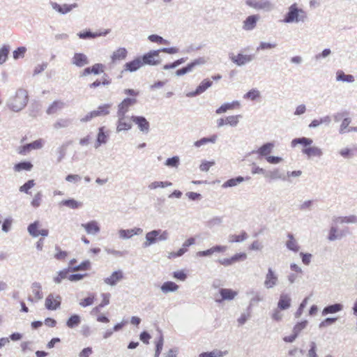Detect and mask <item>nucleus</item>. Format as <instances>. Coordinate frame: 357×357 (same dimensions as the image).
Listing matches in <instances>:
<instances>
[{"mask_svg":"<svg viewBox=\"0 0 357 357\" xmlns=\"http://www.w3.org/2000/svg\"><path fill=\"white\" fill-rule=\"evenodd\" d=\"M60 204L67 206L72 209H76L82 206V203L77 202L74 199H65L61 202Z\"/></svg>","mask_w":357,"mask_h":357,"instance_id":"obj_32","label":"nucleus"},{"mask_svg":"<svg viewBox=\"0 0 357 357\" xmlns=\"http://www.w3.org/2000/svg\"><path fill=\"white\" fill-rule=\"evenodd\" d=\"M173 277L180 281H184L187 278V273L183 270L177 271L173 273Z\"/></svg>","mask_w":357,"mask_h":357,"instance_id":"obj_56","label":"nucleus"},{"mask_svg":"<svg viewBox=\"0 0 357 357\" xmlns=\"http://www.w3.org/2000/svg\"><path fill=\"white\" fill-rule=\"evenodd\" d=\"M307 19V13L301 8L296 3H293L289 7L288 12L286 13L283 22L285 23L303 22Z\"/></svg>","mask_w":357,"mask_h":357,"instance_id":"obj_2","label":"nucleus"},{"mask_svg":"<svg viewBox=\"0 0 357 357\" xmlns=\"http://www.w3.org/2000/svg\"><path fill=\"white\" fill-rule=\"evenodd\" d=\"M248 238V234L245 231H242L240 234H232L229 236V243H238L245 241Z\"/></svg>","mask_w":357,"mask_h":357,"instance_id":"obj_40","label":"nucleus"},{"mask_svg":"<svg viewBox=\"0 0 357 357\" xmlns=\"http://www.w3.org/2000/svg\"><path fill=\"white\" fill-rule=\"evenodd\" d=\"M42 287L39 282H35L31 284V291L34 295V298L36 301L41 300L43 298V294L41 291Z\"/></svg>","mask_w":357,"mask_h":357,"instance_id":"obj_29","label":"nucleus"},{"mask_svg":"<svg viewBox=\"0 0 357 357\" xmlns=\"http://www.w3.org/2000/svg\"><path fill=\"white\" fill-rule=\"evenodd\" d=\"M219 292L221 298L215 300L218 303H221L225 300H233L238 295V291L231 289L222 288L220 289Z\"/></svg>","mask_w":357,"mask_h":357,"instance_id":"obj_11","label":"nucleus"},{"mask_svg":"<svg viewBox=\"0 0 357 357\" xmlns=\"http://www.w3.org/2000/svg\"><path fill=\"white\" fill-rule=\"evenodd\" d=\"M218 136L216 135H213L209 137H203L199 140H197L195 142V146L197 147H200L207 143H215L217 140Z\"/></svg>","mask_w":357,"mask_h":357,"instance_id":"obj_34","label":"nucleus"},{"mask_svg":"<svg viewBox=\"0 0 357 357\" xmlns=\"http://www.w3.org/2000/svg\"><path fill=\"white\" fill-rule=\"evenodd\" d=\"M351 123V119L350 118H345L343 119L340 128V133H345L347 132V129L349 128V126Z\"/></svg>","mask_w":357,"mask_h":357,"instance_id":"obj_58","label":"nucleus"},{"mask_svg":"<svg viewBox=\"0 0 357 357\" xmlns=\"http://www.w3.org/2000/svg\"><path fill=\"white\" fill-rule=\"evenodd\" d=\"M241 115H232L226 117L227 124L231 126H236L238 122Z\"/></svg>","mask_w":357,"mask_h":357,"instance_id":"obj_53","label":"nucleus"},{"mask_svg":"<svg viewBox=\"0 0 357 357\" xmlns=\"http://www.w3.org/2000/svg\"><path fill=\"white\" fill-rule=\"evenodd\" d=\"M307 324V321H303L300 323H298L294 326L293 332L298 335L299 333L306 327Z\"/></svg>","mask_w":357,"mask_h":357,"instance_id":"obj_62","label":"nucleus"},{"mask_svg":"<svg viewBox=\"0 0 357 357\" xmlns=\"http://www.w3.org/2000/svg\"><path fill=\"white\" fill-rule=\"evenodd\" d=\"M337 80L342 81L346 82H353L354 81V77L351 75H346L342 70H338L336 73Z\"/></svg>","mask_w":357,"mask_h":357,"instance_id":"obj_42","label":"nucleus"},{"mask_svg":"<svg viewBox=\"0 0 357 357\" xmlns=\"http://www.w3.org/2000/svg\"><path fill=\"white\" fill-rule=\"evenodd\" d=\"M225 353L218 351H212V352H204L199 355V357H221Z\"/></svg>","mask_w":357,"mask_h":357,"instance_id":"obj_60","label":"nucleus"},{"mask_svg":"<svg viewBox=\"0 0 357 357\" xmlns=\"http://www.w3.org/2000/svg\"><path fill=\"white\" fill-rule=\"evenodd\" d=\"M26 48L25 47H20L13 51V59L17 60L20 58H23L26 53Z\"/></svg>","mask_w":357,"mask_h":357,"instance_id":"obj_52","label":"nucleus"},{"mask_svg":"<svg viewBox=\"0 0 357 357\" xmlns=\"http://www.w3.org/2000/svg\"><path fill=\"white\" fill-rule=\"evenodd\" d=\"M90 266V262L88 261H83L79 265L72 267L73 271H78L80 270H86Z\"/></svg>","mask_w":357,"mask_h":357,"instance_id":"obj_63","label":"nucleus"},{"mask_svg":"<svg viewBox=\"0 0 357 357\" xmlns=\"http://www.w3.org/2000/svg\"><path fill=\"white\" fill-rule=\"evenodd\" d=\"M10 50V47L8 45H3L0 48V65H2L6 61Z\"/></svg>","mask_w":357,"mask_h":357,"instance_id":"obj_36","label":"nucleus"},{"mask_svg":"<svg viewBox=\"0 0 357 357\" xmlns=\"http://www.w3.org/2000/svg\"><path fill=\"white\" fill-rule=\"evenodd\" d=\"M288 238H289V239L286 243L287 247L292 251L297 252L299 249V247L297 244L296 241L294 238L293 235L291 234H289Z\"/></svg>","mask_w":357,"mask_h":357,"instance_id":"obj_43","label":"nucleus"},{"mask_svg":"<svg viewBox=\"0 0 357 357\" xmlns=\"http://www.w3.org/2000/svg\"><path fill=\"white\" fill-rule=\"evenodd\" d=\"M124 278V274L121 270H117L109 276L103 279V282L105 284L110 287L116 286L119 282L123 280Z\"/></svg>","mask_w":357,"mask_h":357,"instance_id":"obj_4","label":"nucleus"},{"mask_svg":"<svg viewBox=\"0 0 357 357\" xmlns=\"http://www.w3.org/2000/svg\"><path fill=\"white\" fill-rule=\"evenodd\" d=\"M55 250L57 251V252L54 255V257L57 260H63L68 256V252L66 251L61 250L59 247L56 246Z\"/></svg>","mask_w":357,"mask_h":357,"instance_id":"obj_57","label":"nucleus"},{"mask_svg":"<svg viewBox=\"0 0 357 357\" xmlns=\"http://www.w3.org/2000/svg\"><path fill=\"white\" fill-rule=\"evenodd\" d=\"M229 58L234 63L238 66L244 65L252 59L251 55H245L242 54H238L237 55L232 54L230 55Z\"/></svg>","mask_w":357,"mask_h":357,"instance_id":"obj_16","label":"nucleus"},{"mask_svg":"<svg viewBox=\"0 0 357 357\" xmlns=\"http://www.w3.org/2000/svg\"><path fill=\"white\" fill-rule=\"evenodd\" d=\"M151 338V335L147 331H143L139 335L140 340L144 344H149V340Z\"/></svg>","mask_w":357,"mask_h":357,"instance_id":"obj_64","label":"nucleus"},{"mask_svg":"<svg viewBox=\"0 0 357 357\" xmlns=\"http://www.w3.org/2000/svg\"><path fill=\"white\" fill-rule=\"evenodd\" d=\"M213 82L208 79H204L200 84L197 87L195 94L199 95L204 92L208 88L211 86Z\"/></svg>","mask_w":357,"mask_h":357,"instance_id":"obj_31","label":"nucleus"},{"mask_svg":"<svg viewBox=\"0 0 357 357\" xmlns=\"http://www.w3.org/2000/svg\"><path fill=\"white\" fill-rule=\"evenodd\" d=\"M131 121L137 126L138 128L143 133H148L149 131V123L144 117L141 116H132Z\"/></svg>","mask_w":357,"mask_h":357,"instance_id":"obj_6","label":"nucleus"},{"mask_svg":"<svg viewBox=\"0 0 357 357\" xmlns=\"http://www.w3.org/2000/svg\"><path fill=\"white\" fill-rule=\"evenodd\" d=\"M13 220L11 217L6 218L2 224L1 229L4 233H8L10 231Z\"/></svg>","mask_w":357,"mask_h":357,"instance_id":"obj_49","label":"nucleus"},{"mask_svg":"<svg viewBox=\"0 0 357 357\" xmlns=\"http://www.w3.org/2000/svg\"><path fill=\"white\" fill-rule=\"evenodd\" d=\"M45 141L43 139H38L35 140L31 143L26 144L24 145L21 150L20 151V153L22 155L26 154V153L29 152L33 149H40L43 148L44 145Z\"/></svg>","mask_w":357,"mask_h":357,"instance_id":"obj_9","label":"nucleus"},{"mask_svg":"<svg viewBox=\"0 0 357 357\" xmlns=\"http://www.w3.org/2000/svg\"><path fill=\"white\" fill-rule=\"evenodd\" d=\"M109 135L105 132V127H100L98 129L96 142L95 143V148L98 149L100 145L106 144Z\"/></svg>","mask_w":357,"mask_h":357,"instance_id":"obj_20","label":"nucleus"},{"mask_svg":"<svg viewBox=\"0 0 357 357\" xmlns=\"http://www.w3.org/2000/svg\"><path fill=\"white\" fill-rule=\"evenodd\" d=\"M81 323V317L78 314H73L66 321V326L69 328H73L79 326Z\"/></svg>","mask_w":357,"mask_h":357,"instance_id":"obj_30","label":"nucleus"},{"mask_svg":"<svg viewBox=\"0 0 357 357\" xmlns=\"http://www.w3.org/2000/svg\"><path fill=\"white\" fill-rule=\"evenodd\" d=\"M127 50L124 47H120L118 50H116L115 52H114L112 56V61L113 62H115L117 60H123L126 59L127 56Z\"/></svg>","mask_w":357,"mask_h":357,"instance_id":"obj_27","label":"nucleus"},{"mask_svg":"<svg viewBox=\"0 0 357 357\" xmlns=\"http://www.w3.org/2000/svg\"><path fill=\"white\" fill-rule=\"evenodd\" d=\"M303 153L307 157H320L322 155L321 150L317 146L305 147L303 149Z\"/></svg>","mask_w":357,"mask_h":357,"instance_id":"obj_24","label":"nucleus"},{"mask_svg":"<svg viewBox=\"0 0 357 357\" xmlns=\"http://www.w3.org/2000/svg\"><path fill=\"white\" fill-rule=\"evenodd\" d=\"M119 237L123 239H128L133 236L132 229H120L119 231Z\"/></svg>","mask_w":357,"mask_h":357,"instance_id":"obj_54","label":"nucleus"},{"mask_svg":"<svg viewBox=\"0 0 357 357\" xmlns=\"http://www.w3.org/2000/svg\"><path fill=\"white\" fill-rule=\"evenodd\" d=\"M95 299L94 295H91L80 301L79 305L83 307H87L91 305L93 303Z\"/></svg>","mask_w":357,"mask_h":357,"instance_id":"obj_55","label":"nucleus"},{"mask_svg":"<svg viewBox=\"0 0 357 357\" xmlns=\"http://www.w3.org/2000/svg\"><path fill=\"white\" fill-rule=\"evenodd\" d=\"M36 185L34 180H29L24 185L20 187L19 190L21 192H24L26 194H30L29 190L32 188Z\"/></svg>","mask_w":357,"mask_h":357,"instance_id":"obj_47","label":"nucleus"},{"mask_svg":"<svg viewBox=\"0 0 357 357\" xmlns=\"http://www.w3.org/2000/svg\"><path fill=\"white\" fill-rule=\"evenodd\" d=\"M28 102V93L25 89H19L14 96H10L6 102L7 107L15 112L22 110Z\"/></svg>","mask_w":357,"mask_h":357,"instance_id":"obj_1","label":"nucleus"},{"mask_svg":"<svg viewBox=\"0 0 357 357\" xmlns=\"http://www.w3.org/2000/svg\"><path fill=\"white\" fill-rule=\"evenodd\" d=\"M143 65H155L156 64V50H151L145 54L142 58Z\"/></svg>","mask_w":357,"mask_h":357,"instance_id":"obj_18","label":"nucleus"},{"mask_svg":"<svg viewBox=\"0 0 357 357\" xmlns=\"http://www.w3.org/2000/svg\"><path fill=\"white\" fill-rule=\"evenodd\" d=\"M179 164V158L177 156L172 157L171 158H168L166 162L165 165L172 167H176Z\"/></svg>","mask_w":357,"mask_h":357,"instance_id":"obj_61","label":"nucleus"},{"mask_svg":"<svg viewBox=\"0 0 357 357\" xmlns=\"http://www.w3.org/2000/svg\"><path fill=\"white\" fill-rule=\"evenodd\" d=\"M112 104H105L100 105L96 110H93L96 116H105L109 114V109Z\"/></svg>","mask_w":357,"mask_h":357,"instance_id":"obj_33","label":"nucleus"},{"mask_svg":"<svg viewBox=\"0 0 357 357\" xmlns=\"http://www.w3.org/2000/svg\"><path fill=\"white\" fill-rule=\"evenodd\" d=\"M137 102V100L135 98H125L119 105L116 116H126V113L128 112L130 107L134 105Z\"/></svg>","mask_w":357,"mask_h":357,"instance_id":"obj_3","label":"nucleus"},{"mask_svg":"<svg viewBox=\"0 0 357 357\" xmlns=\"http://www.w3.org/2000/svg\"><path fill=\"white\" fill-rule=\"evenodd\" d=\"M117 117L116 132L119 133L122 131H127L131 129L132 123L130 119L124 116H117Z\"/></svg>","mask_w":357,"mask_h":357,"instance_id":"obj_7","label":"nucleus"},{"mask_svg":"<svg viewBox=\"0 0 357 357\" xmlns=\"http://www.w3.org/2000/svg\"><path fill=\"white\" fill-rule=\"evenodd\" d=\"M342 306L340 304H334L325 307L322 311V314H333L340 311Z\"/></svg>","mask_w":357,"mask_h":357,"instance_id":"obj_41","label":"nucleus"},{"mask_svg":"<svg viewBox=\"0 0 357 357\" xmlns=\"http://www.w3.org/2000/svg\"><path fill=\"white\" fill-rule=\"evenodd\" d=\"M39 222L35 221L28 226L27 230L29 234L33 237H37L39 236L38 230Z\"/></svg>","mask_w":357,"mask_h":357,"instance_id":"obj_44","label":"nucleus"},{"mask_svg":"<svg viewBox=\"0 0 357 357\" xmlns=\"http://www.w3.org/2000/svg\"><path fill=\"white\" fill-rule=\"evenodd\" d=\"M291 305V298L287 294H281L278 303V307L280 310H286Z\"/></svg>","mask_w":357,"mask_h":357,"instance_id":"obj_25","label":"nucleus"},{"mask_svg":"<svg viewBox=\"0 0 357 357\" xmlns=\"http://www.w3.org/2000/svg\"><path fill=\"white\" fill-rule=\"evenodd\" d=\"M43 194L41 192H38L33 197L31 205L33 208H38L40 206L42 202Z\"/></svg>","mask_w":357,"mask_h":357,"instance_id":"obj_51","label":"nucleus"},{"mask_svg":"<svg viewBox=\"0 0 357 357\" xmlns=\"http://www.w3.org/2000/svg\"><path fill=\"white\" fill-rule=\"evenodd\" d=\"M72 64L77 67H83L89 64V61L87 56L82 53H75L72 58Z\"/></svg>","mask_w":357,"mask_h":357,"instance_id":"obj_15","label":"nucleus"},{"mask_svg":"<svg viewBox=\"0 0 357 357\" xmlns=\"http://www.w3.org/2000/svg\"><path fill=\"white\" fill-rule=\"evenodd\" d=\"M240 107V103L238 101H233L230 103H225L222 105L219 108H218L215 111L216 114H222L226 112L228 110H232L234 109H238Z\"/></svg>","mask_w":357,"mask_h":357,"instance_id":"obj_21","label":"nucleus"},{"mask_svg":"<svg viewBox=\"0 0 357 357\" xmlns=\"http://www.w3.org/2000/svg\"><path fill=\"white\" fill-rule=\"evenodd\" d=\"M260 97V92L257 89H251L248 93H246L243 98L245 99L255 100L257 98Z\"/></svg>","mask_w":357,"mask_h":357,"instance_id":"obj_48","label":"nucleus"},{"mask_svg":"<svg viewBox=\"0 0 357 357\" xmlns=\"http://www.w3.org/2000/svg\"><path fill=\"white\" fill-rule=\"evenodd\" d=\"M52 8L57 11L58 13L61 14H66L72 10L73 8H77V3H73V4H63L62 6L59 5V3L56 2H51L50 3Z\"/></svg>","mask_w":357,"mask_h":357,"instance_id":"obj_12","label":"nucleus"},{"mask_svg":"<svg viewBox=\"0 0 357 357\" xmlns=\"http://www.w3.org/2000/svg\"><path fill=\"white\" fill-rule=\"evenodd\" d=\"M278 276L273 271V270L270 268L268 270V273L266 275L265 280H264V286L267 289H271L275 287L278 283Z\"/></svg>","mask_w":357,"mask_h":357,"instance_id":"obj_13","label":"nucleus"},{"mask_svg":"<svg viewBox=\"0 0 357 357\" xmlns=\"http://www.w3.org/2000/svg\"><path fill=\"white\" fill-rule=\"evenodd\" d=\"M67 145L63 144L56 149L57 162H60L66 154Z\"/></svg>","mask_w":357,"mask_h":357,"instance_id":"obj_50","label":"nucleus"},{"mask_svg":"<svg viewBox=\"0 0 357 357\" xmlns=\"http://www.w3.org/2000/svg\"><path fill=\"white\" fill-rule=\"evenodd\" d=\"M69 272H70V268H65L62 271H60L58 273L57 276L54 278V282L56 284L61 283L62 280L68 278Z\"/></svg>","mask_w":357,"mask_h":357,"instance_id":"obj_46","label":"nucleus"},{"mask_svg":"<svg viewBox=\"0 0 357 357\" xmlns=\"http://www.w3.org/2000/svg\"><path fill=\"white\" fill-rule=\"evenodd\" d=\"M156 241V230H153L146 235V241L143 243V247L146 248Z\"/></svg>","mask_w":357,"mask_h":357,"instance_id":"obj_38","label":"nucleus"},{"mask_svg":"<svg viewBox=\"0 0 357 357\" xmlns=\"http://www.w3.org/2000/svg\"><path fill=\"white\" fill-rule=\"evenodd\" d=\"M243 181H244V178L242 176H238L236 178H230L223 183L222 187L223 188L233 187V186H235V185L241 183Z\"/></svg>","mask_w":357,"mask_h":357,"instance_id":"obj_45","label":"nucleus"},{"mask_svg":"<svg viewBox=\"0 0 357 357\" xmlns=\"http://www.w3.org/2000/svg\"><path fill=\"white\" fill-rule=\"evenodd\" d=\"M82 227L85 229L86 232L88 234L91 235L98 234L100 230L98 223L95 220L90 221L85 224H82Z\"/></svg>","mask_w":357,"mask_h":357,"instance_id":"obj_17","label":"nucleus"},{"mask_svg":"<svg viewBox=\"0 0 357 357\" xmlns=\"http://www.w3.org/2000/svg\"><path fill=\"white\" fill-rule=\"evenodd\" d=\"M312 139L306 137L296 138L291 141V146L295 147L297 144H302L305 147L312 144Z\"/></svg>","mask_w":357,"mask_h":357,"instance_id":"obj_37","label":"nucleus"},{"mask_svg":"<svg viewBox=\"0 0 357 357\" xmlns=\"http://www.w3.org/2000/svg\"><path fill=\"white\" fill-rule=\"evenodd\" d=\"M109 29H106L104 31L93 33L90 30H86L84 32H79L77 36L81 39H91L95 38L99 36H105L109 33Z\"/></svg>","mask_w":357,"mask_h":357,"instance_id":"obj_14","label":"nucleus"},{"mask_svg":"<svg viewBox=\"0 0 357 357\" xmlns=\"http://www.w3.org/2000/svg\"><path fill=\"white\" fill-rule=\"evenodd\" d=\"M73 121L70 119H59L53 125V127L56 130L61 128H66L72 125Z\"/></svg>","mask_w":357,"mask_h":357,"instance_id":"obj_28","label":"nucleus"},{"mask_svg":"<svg viewBox=\"0 0 357 357\" xmlns=\"http://www.w3.org/2000/svg\"><path fill=\"white\" fill-rule=\"evenodd\" d=\"M274 147L273 143H266L258 149L257 153L261 156H269L268 155L271 153Z\"/></svg>","mask_w":357,"mask_h":357,"instance_id":"obj_26","label":"nucleus"},{"mask_svg":"<svg viewBox=\"0 0 357 357\" xmlns=\"http://www.w3.org/2000/svg\"><path fill=\"white\" fill-rule=\"evenodd\" d=\"M33 167V165L29 161H23L17 163L14 166L15 172H21L22 170L30 171Z\"/></svg>","mask_w":357,"mask_h":357,"instance_id":"obj_35","label":"nucleus"},{"mask_svg":"<svg viewBox=\"0 0 357 357\" xmlns=\"http://www.w3.org/2000/svg\"><path fill=\"white\" fill-rule=\"evenodd\" d=\"M246 4L256 10H269L271 3L268 0H246Z\"/></svg>","mask_w":357,"mask_h":357,"instance_id":"obj_5","label":"nucleus"},{"mask_svg":"<svg viewBox=\"0 0 357 357\" xmlns=\"http://www.w3.org/2000/svg\"><path fill=\"white\" fill-rule=\"evenodd\" d=\"M259 19L258 15H252L248 16L243 22V28L246 31L253 29L257 24V22Z\"/></svg>","mask_w":357,"mask_h":357,"instance_id":"obj_19","label":"nucleus"},{"mask_svg":"<svg viewBox=\"0 0 357 357\" xmlns=\"http://www.w3.org/2000/svg\"><path fill=\"white\" fill-rule=\"evenodd\" d=\"M66 104L61 100H55L47 108V114H53L57 112L59 110H61Z\"/></svg>","mask_w":357,"mask_h":357,"instance_id":"obj_23","label":"nucleus"},{"mask_svg":"<svg viewBox=\"0 0 357 357\" xmlns=\"http://www.w3.org/2000/svg\"><path fill=\"white\" fill-rule=\"evenodd\" d=\"M142 66L141 57H137L132 61L125 64V70L135 72Z\"/></svg>","mask_w":357,"mask_h":357,"instance_id":"obj_22","label":"nucleus"},{"mask_svg":"<svg viewBox=\"0 0 357 357\" xmlns=\"http://www.w3.org/2000/svg\"><path fill=\"white\" fill-rule=\"evenodd\" d=\"M178 289V286L174 282H166L161 286V290L164 293H168L169 291H176Z\"/></svg>","mask_w":357,"mask_h":357,"instance_id":"obj_39","label":"nucleus"},{"mask_svg":"<svg viewBox=\"0 0 357 357\" xmlns=\"http://www.w3.org/2000/svg\"><path fill=\"white\" fill-rule=\"evenodd\" d=\"M91 73L98 75L104 71V66L102 63H96L91 67Z\"/></svg>","mask_w":357,"mask_h":357,"instance_id":"obj_59","label":"nucleus"},{"mask_svg":"<svg viewBox=\"0 0 357 357\" xmlns=\"http://www.w3.org/2000/svg\"><path fill=\"white\" fill-rule=\"evenodd\" d=\"M205 63V60L203 58H199L195 59L192 62L188 63L185 67L178 69L176 71V75L178 76L183 75L185 73L191 72L195 67L202 65Z\"/></svg>","mask_w":357,"mask_h":357,"instance_id":"obj_10","label":"nucleus"},{"mask_svg":"<svg viewBox=\"0 0 357 357\" xmlns=\"http://www.w3.org/2000/svg\"><path fill=\"white\" fill-rule=\"evenodd\" d=\"M61 301L60 296H54L53 294H50L45 299V307L50 310H56L60 307Z\"/></svg>","mask_w":357,"mask_h":357,"instance_id":"obj_8","label":"nucleus"}]
</instances>
